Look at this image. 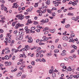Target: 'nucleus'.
Returning <instances> with one entry per match:
<instances>
[{"mask_svg":"<svg viewBox=\"0 0 79 79\" xmlns=\"http://www.w3.org/2000/svg\"><path fill=\"white\" fill-rule=\"evenodd\" d=\"M58 41H59V39H57L55 40V42L56 43L58 42Z\"/></svg>","mask_w":79,"mask_h":79,"instance_id":"obj_43","label":"nucleus"},{"mask_svg":"<svg viewBox=\"0 0 79 79\" xmlns=\"http://www.w3.org/2000/svg\"><path fill=\"white\" fill-rule=\"evenodd\" d=\"M46 3L47 4V5H49L50 3V0H47V1L46 2Z\"/></svg>","mask_w":79,"mask_h":79,"instance_id":"obj_14","label":"nucleus"},{"mask_svg":"<svg viewBox=\"0 0 79 79\" xmlns=\"http://www.w3.org/2000/svg\"><path fill=\"white\" fill-rule=\"evenodd\" d=\"M71 36L72 37H74V36H75V35L74 34H72L71 35Z\"/></svg>","mask_w":79,"mask_h":79,"instance_id":"obj_46","label":"nucleus"},{"mask_svg":"<svg viewBox=\"0 0 79 79\" xmlns=\"http://www.w3.org/2000/svg\"><path fill=\"white\" fill-rule=\"evenodd\" d=\"M22 14H19L18 15H17L16 16V17L17 18H19V19H20V20H23V19L24 18V15H22Z\"/></svg>","mask_w":79,"mask_h":79,"instance_id":"obj_1","label":"nucleus"},{"mask_svg":"<svg viewBox=\"0 0 79 79\" xmlns=\"http://www.w3.org/2000/svg\"><path fill=\"white\" fill-rule=\"evenodd\" d=\"M1 10H3V9H4V8L5 7L4 6V5L3 4L1 5Z\"/></svg>","mask_w":79,"mask_h":79,"instance_id":"obj_17","label":"nucleus"},{"mask_svg":"<svg viewBox=\"0 0 79 79\" xmlns=\"http://www.w3.org/2000/svg\"><path fill=\"white\" fill-rule=\"evenodd\" d=\"M79 19V17H77L75 19V21H77L78 19Z\"/></svg>","mask_w":79,"mask_h":79,"instance_id":"obj_44","label":"nucleus"},{"mask_svg":"<svg viewBox=\"0 0 79 79\" xmlns=\"http://www.w3.org/2000/svg\"><path fill=\"white\" fill-rule=\"evenodd\" d=\"M21 51L22 52H23V51H26V50L25 49V48H23L21 50H20V52Z\"/></svg>","mask_w":79,"mask_h":79,"instance_id":"obj_36","label":"nucleus"},{"mask_svg":"<svg viewBox=\"0 0 79 79\" xmlns=\"http://www.w3.org/2000/svg\"><path fill=\"white\" fill-rule=\"evenodd\" d=\"M74 15V14H73V13H68L67 14V15H70V16H73V15Z\"/></svg>","mask_w":79,"mask_h":79,"instance_id":"obj_27","label":"nucleus"},{"mask_svg":"<svg viewBox=\"0 0 79 79\" xmlns=\"http://www.w3.org/2000/svg\"><path fill=\"white\" fill-rule=\"evenodd\" d=\"M59 5V4L58 3V2H56L55 4V6H58Z\"/></svg>","mask_w":79,"mask_h":79,"instance_id":"obj_31","label":"nucleus"},{"mask_svg":"<svg viewBox=\"0 0 79 79\" xmlns=\"http://www.w3.org/2000/svg\"><path fill=\"white\" fill-rule=\"evenodd\" d=\"M77 3L75 2H73L72 3V5L73 6H75V5H77Z\"/></svg>","mask_w":79,"mask_h":79,"instance_id":"obj_24","label":"nucleus"},{"mask_svg":"<svg viewBox=\"0 0 79 79\" xmlns=\"http://www.w3.org/2000/svg\"><path fill=\"white\" fill-rule=\"evenodd\" d=\"M41 12H42V13H45V12H46V9H44V11H41Z\"/></svg>","mask_w":79,"mask_h":79,"instance_id":"obj_50","label":"nucleus"},{"mask_svg":"<svg viewBox=\"0 0 79 79\" xmlns=\"http://www.w3.org/2000/svg\"><path fill=\"white\" fill-rule=\"evenodd\" d=\"M16 24L18 27H22V26H24V25L23 24H20V23H18Z\"/></svg>","mask_w":79,"mask_h":79,"instance_id":"obj_5","label":"nucleus"},{"mask_svg":"<svg viewBox=\"0 0 79 79\" xmlns=\"http://www.w3.org/2000/svg\"><path fill=\"white\" fill-rule=\"evenodd\" d=\"M28 42L29 43H31L33 41L32 39V37H29L28 38Z\"/></svg>","mask_w":79,"mask_h":79,"instance_id":"obj_3","label":"nucleus"},{"mask_svg":"<svg viewBox=\"0 0 79 79\" xmlns=\"http://www.w3.org/2000/svg\"><path fill=\"white\" fill-rule=\"evenodd\" d=\"M1 19L2 21V23H5L4 21L5 20V17H3L1 18Z\"/></svg>","mask_w":79,"mask_h":79,"instance_id":"obj_9","label":"nucleus"},{"mask_svg":"<svg viewBox=\"0 0 79 79\" xmlns=\"http://www.w3.org/2000/svg\"><path fill=\"white\" fill-rule=\"evenodd\" d=\"M19 40H23V37L22 36H20L19 38Z\"/></svg>","mask_w":79,"mask_h":79,"instance_id":"obj_22","label":"nucleus"},{"mask_svg":"<svg viewBox=\"0 0 79 79\" xmlns=\"http://www.w3.org/2000/svg\"><path fill=\"white\" fill-rule=\"evenodd\" d=\"M25 18H26V19H28V18H30V16H29V15L28 16H26L25 17Z\"/></svg>","mask_w":79,"mask_h":79,"instance_id":"obj_55","label":"nucleus"},{"mask_svg":"<svg viewBox=\"0 0 79 79\" xmlns=\"http://www.w3.org/2000/svg\"><path fill=\"white\" fill-rule=\"evenodd\" d=\"M26 77V76L25 75H23V76L21 77V79H24V78H25Z\"/></svg>","mask_w":79,"mask_h":79,"instance_id":"obj_26","label":"nucleus"},{"mask_svg":"<svg viewBox=\"0 0 79 79\" xmlns=\"http://www.w3.org/2000/svg\"><path fill=\"white\" fill-rule=\"evenodd\" d=\"M65 27L66 28H68L69 27H70V25H69V24L67 25H65Z\"/></svg>","mask_w":79,"mask_h":79,"instance_id":"obj_32","label":"nucleus"},{"mask_svg":"<svg viewBox=\"0 0 79 79\" xmlns=\"http://www.w3.org/2000/svg\"><path fill=\"white\" fill-rule=\"evenodd\" d=\"M48 33V31H46L44 33V34L45 35L47 34Z\"/></svg>","mask_w":79,"mask_h":79,"instance_id":"obj_64","label":"nucleus"},{"mask_svg":"<svg viewBox=\"0 0 79 79\" xmlns=\"http://www.w3.org/2000/svg\"><path fill=\"white\" fill-rule=\"evenodd\" d=\"M69 58L70 59H71L72 61H73V57H72L71 56H70V57H69Z\"/></svg>","mask_w":79,"mask_h":79,"instance_id":"obj_49","label":"nucleus"},{"mask_svg":"<svg viewBox=\"0 0 79 79\" xmlns=\"http://www.w3.org/2000/svg\"><path fill=\"white\" fill-rule=\"evenodd\" d=\"M1 2L2 3H5V1H4V0H2L1 1Z\"/></svg>","mask_w":79,"mask_h":79,"instance_id":"obj_61","label":"nucleus"},{"mask_svg":"<svg viewBox=\"0 0 79 79\" xmlns=\"http://www.w3.org/2000/svg\"><path fill=\"white\" fill-rule=\"evenodd\" d=\"M54 52L55 53H58L59 52V50L58 49L54 50Z\"/></svg>","mask_w":79,"mask_h":79,"instance_id":"obj_41","label":"nucleus"},{"mask_svg":"<svg viewBox=\"0 0 79 79\" xmlns=\"http://www.w3.org/2000/svg\"><path fill=\"white\" fill-rule=\"evenodd\" d=\"M34 63H35V62L32 61L31 63V64H32V65H33V66H34L35 65Z\"/></svg>","mask_w":79,"mask_h":79,"instance_id":"obj_42","label":"nucleus"},{"mask_svg":"<svg viewBox=\"0 0 79 79\" xmlns=\"http://www.w3.org/2000/svg\"><path fill=\"white\" fill-rule=\"evenodd\" d=\"M29 9L30 10V11H31L32 10V9H33V7L32 6H31Z\"/></svg>","mask_w":79,"mask_h":79,"instance_id":"obj_37","label":"nucleus"},{"mask_svg":"<svg viewBox=\"0 0 79 79\" xmlns=\"http://www.w3.org/2000/svg\"><path fill=\"white\" fill-rule=\"evenodd\" d=\"M40 50H41V48H39L36 51V53H37L39 52H40L39 51Z\"/></svg>","mask_w":79,"mask_h":79,"instance_id":"obj_16","label":"nucleus"},{"mask_svg":"<svg viewBox=\"0 0 79 79\" xmlns=\"http://www.w3.org/2000/svg\"><path fill=\"white\" fill-rule=\"evenodd\" d=\"M24 55V56L25 55V54H24L23 55V54H20V57H23Z\"/></svg>","mask_w":79,"mask_h":79,"instance_id":"obj_56","label":"nucleus"},{"mask_svg":"<svg viewBox=\"0 0 79 79\" xmlns=\"http://www.w3.org/2000/svg\"><path fill=\"white\" fill-rule=\"evenodd\" d=\"M63 21H61V23H62V24H64V23H65V19H63Z\"/></svg>","mask_w":79,"mask_h":79,"instance_id":"obj_35","label":"nucleus"},{"mask_svg":"<svg viewBox=\"0 0 79 79\" xmlns=\"http://www.w3.org/2000/svg\"><path fill=\"white\" fill-rule=\"evenodd\" d=\"M73 52H74V49H73L70 51L71 53H73Z\"/></svg>","mask_w":79,"mask_h":79,"instance_id":"obj_54","label":"nucleus"},{"mask_svg":"<svg viewBox=\"0 0 79 79\" xmlns=\"http://www.w3.org/2000/svg\"><path fill=\"white\" fill-rule=\"evenodd\" d=\"M10 50L9 49H7L6 51V53L7 54V53H10Z\"/></svg>","mask_w":79,"mask_h":79,"instance_id":"obj_23","label":"nucleus"},{"mask_svg":"<svg viewBox=\"0 0 79 79\" xmlns=\"http://www.w3.org/2000/svg\"><path fill=\"white\" fill-rule=\"evenodd\" d=\"M15 24H16V22H13L12 23V26H15Z\"/></svg>","mask_w":79,"mask_h":79,"instance_id":"obj_47","label":"nucleus"},{"mask_svg":"<svg viewBox=\"0 0 79 79\" xmlns=\"http://www.w3.org/2000/svg\"><path fill=\"white\" fill-rule=\"evenodd\" d=\"M47 11L48 13H49L50 14L52 13V10H50V9H48Z\"/></svg>","mask_w":79,"mask_h":79,"instance_id":"obj_25","label":"nucleus"},{"mask_svg":"<svg viewBox=\"0 0 79 79\" xmlns=\"http://www.w3.org/2000/svg\"><path fill=\"white\" fill-rule=\"evenodd\" d=\"M48 29H49V28H48V27H46L44 29L43 31V32H45V31H48Z\"/></svg>","mask_w":79,"mask_h":79,"instance_id":"obj_10","label":"nucleus"},{"mask_svg":"<svg viewBox=\"0 0 79 79\" xmlns=\"http://www.w3.org/2000/svg\"><path fill=\"white\" fill-rule=\"evenodd\" d=\"M35 27H32L31 28V30H35Z\"/></svg>","mask_w":79,"mask_h":79,"instance_id":"obj_29","label":"nucleus"},{"mask_svg":"<svg viewBox=\"0 0 79 79\" xmlns=\"http://www.w3.org/2000/svg\"><path fill=\"white\" fill-rule=\"evenodd\" d=\"M69 40H70L69 41V42H72V40H73V38L71 36L69 37Z\"/></svg>","mask_w":79,"mask_h":79,"instance_id":"obj_12","label":"nucleus"},{"mask_svg":"<svg viewBox=\"0 0 79 79\" xmlns=\"http://www.w3.org/2000/svg\"><path fill=\"white\" fill-rule=\"evenodd\" d=\"M24 48L26 50V51L27 50H29L30 49V48L29 47V46L28 45H26L25 46V47H24Z\"/></svg>","mask_w":79,"mask_h":79,"instance_id":"obj_7","label":"nucleus"},{"mask_svg":"<svg viewBox=\"0 0 79 79\" xmlns=\"http://www.w3.org/2000/svg\"><path fill=\"white\" fill-rule=\"evenodd\" d=\"M72 47L74 48V49H75V50L77 49V46H76L75 45H73Z\"/></svg>","mask_w":79,"mask_h":79,"instance_id":"obj_30","label":"nucleus"},{"mask_svg":"<svg viewBox=\"0 0 79 79\" xmlns=\"http://www.w3.org/2000/svg\"><path fill=\"white\" fill-rule=\"evenodd\" d=\"M62 39L64 40H68V38L66 36H63Z\"/></svg>","mask_w":79,"mask_h":79,"instance_id":"obj_6","label":"nucleus"},{"mask_svg":"<svg viewBox=\"0 0 79 79\" xmlns=\"http://www.w3.org/2000/svg\"><path fill=\"white\" fill-rule=\"evenodd\" d=\"M53 72V70H50L49 71V73L50 74H52V73Z\"/></svg>","mask_w":79,"mask_h":79,"instance_id":"obj_57","label":"nucleus"},{"mask_svg":"<svg viewBox=\"0 0 79 79\" xmlns=\"http://www.w3.org/2000/svg\"><path fill=\"white\" fill-rule=\"evenodd\" d=\"M13 5H14V6H13V8H17V7L19 6V5H17V4L16 3H14Z\"/></svg>","mask_w":79,"mask_h":79,"instance_id":"obj_4","label":"nucleus"},{"mask_svg":"<svg viewBox=\"0 0 79 79\" xmlns=\"http://www.w3.org/2000/svg\"><path fill=\"white\" fill-rule=\"evenodd\" d=\"M68 70L69 71H72V69H71V67H69Z\"/></svg>","mask_w":79,"mask_h":79,"instance_id":"obj_34","label":"nucleus"},{"mask_svg":"<svg viewBox=\"0 0 79 79\" xmlns=\"http://www.w3.org/2000/svg\"><path fill=\"white\" fill-rule=\"evenodd\" d=\"M7 37H9V39H11V35H10V33H7Z\"/></svg>","mask_w":79,"mask_h":79,"instance_id":"obj_8","label":"nucleus"},{"mask_svg":"<svg viewBox=\"0 0 79 79\" xmlns=\"http://www.w3.org/2000/svg\"><path fill=\"white\" fill-rule=\"evenodd\" d=\"M8 48H6L5 49H3L2 51V52H6V51L7 50H8Z\"/></svg>","mask_w":79,"mask_h":79,"instance_id":"obj_28","label":"nucleus"},{"mask_svg":"<svg viewBox=\"0 0 79 79\" xmlns=\"http://www.w3.org/2000/svg\"><path fill=\"white\" fill-rule=\"evenodd\" d=\"M27 22L30 23V24H31V23H32V21H31V19H28Z\"/></svg>","mask_w":79,"mask_h":79,"instance_id":"obj_38","label":"nucleus"},{"mask_svg":"<svg viewBox=\"0 0 79 79\" xmlns=\"http://www.w3.org/2000/svg\"><path fill=\"white\" fill-rule=\"evenodd\" d=\"M48 19H46L44 20V23H47L48 22Z\"/></svg>","mask_w":79,"mask_h":79,"instance_id":"obj_19","label":"nucleus"},{"mask_svg":"<svg viewBox=\"0 0 79 79\" xmlns=\"http://www.w3.org/2000/svg\"><path fill=\"white\" fill-rule=\"evenodd\" d=\"M41 54V52H40L37 53L36 55V57H39V56H40V55Z\"/></svg>","mask_w":79,"mask_h":79,"instance_id":"obj_13","label":"nucleus"},{"mask_svg":"<svg viewBox=\"0 0 79 79\" xmlns=\"http://www.w3.org/2000/svg\"><path fill=\"white\" fill-rule=\"evenodd\" d=\"M17 32L18 31L17 30H16L14 31V34H17Z\"/></svg>","mask_w":79,"mask_h":79,"instance_id":"obj_51","label":"nucleus"},{"mask_svg":"<svg viewBox=\"0 0 79 79\" xmlns=\"http://www.w3.org/2000/svg\"><path fill=\"white\" fill-rule=\"evenodd\" d=\"M15 35L16 36V37H17V40L18 39H19V37H19V35H18V34L17 33Z\"/></svg>","mask_w":79,"mask_h":79,"instance_id":"obj_40","label":"nucleus"},{"mask_svg":"<svg viewBox=\"0 0 79 79\" xmlns=\"http://www.w3.org/2000/svg\"><path fill=\"white\" fill-rule=\"evenodd\" d=\"M15 50H16V49H15L13 48V49H12V51L13 52H15Z\"/></svg>","mask_w":79,"mask_h":79,"instance_id":"obj_59","label":"nucleus"},{"mask_svg":"<svg viewBox=\"0 0 79 79\" xmlns=\"http://www.w3.org/2000/svg\"><path fill=\"white\" fill-rule=\"evenodd\" d=\"M73 77H74V76H73V75H71L69 77L70 79H72V78H73Z\"/></svg>","mask_w":79,"mask_h":79,"instance_id":"obj_53","label":"nucleus"},{"mask_svg":"<svg viewBox=\"0 0 79 79\" xmlns=\"http://www.w3.org/2000/svg\"><path fill=\"white\" fill-rule=\"evenodd\" d=\"M34 6L35 7H37V6H38V4H37V3H35Z\"/></svg>","mask_w":79,"mask_h":79,"instance_id":"obj_60","label":"nucleus"},{"mask_svg":"<svg viewBox=\"0 0 79 79\" xmlns=\"http://www.w3.org/2000/svg\"><path fill=\"white\" fill-rule=\"evenodd\" d=\"M43 39H44L43 40H39L40 42H43V41L44 42H45V41H47V40L48 39L47 38H46V36H44L43 37Z\"/></svg>","mask_w":79,"mask_h":79,"instance_id":"obj_2","label":"nucleus"},{"mask_svg":"<svg viewBox=\"0 0 79 79\" xmlns=\"http://www.w3.org/2000/svg\"><path fill=\"white\" fill-rule=\"evenodd\" d=\"M5 60H8L9 59V56L7 55L5 56Z\"/></svg>","mask_w":79,"mask_h":79,"instance_id":"obj_21","label":"nucleus"},{"mask_svg":"<svg viewBox=\"0 0 79 79\" xmlns=\"http://www.w3.org/2000/svg\"><path fill=\"white\" fill-rule=\"evenodd\" d=\"M55 15H56V14L55 13L53 12L52 14V16H55Z\"/></svg>","mask_w":79,"mask_h":79,"instance_id":"obj_45","label":"nucleus"},{"mask_svg":"<svg viewBox=\"0 0 79 79\" xmlns=\"http://www.w3.org/2000/svg\"><path fill=\"white\" fill-rule=\"evenodd\" d=\"M21 74H22V72H19L17 74V77H19V76H21Z\"/></svg>","mask_w":79,"mask_h":79,"instance_id":"obj_11","label":"nucleus"},{"mask_svg":"<svg viewBox=\"0 0 79 79\" xmlns=\"http://www.w3.org/2000/svg\"><path fill=\"white\" fill-rule=\"evenodd\" d=\"M42 61L43 62H46V60H45L44 58H42Z\"/></svg>","mask_w":79,"mask_h":79,"instance_id":"obj_48","label":"nucleus"},{"mask_svg":"<svg viewBox=\"0 0 79 79\" xmlns=\"http://www.w3.org/2000/svg\"><path fill=\"white\" fill-rule=\"evenodd\" d=\"M63 54H62L61 55H64V53H65V52H66V50H64L63 52Z\"/></svg>","mask_w":79,"mask_h":79,"instance_id":"obj_39","label":"nucleus"},{"mask_svg":"<svg viewBox=\"0 0 79 79\" xmlns=\"http://www.w3.org/2000/svg\"><path fill=\"white\" fill-rule=\"evenodd\" d=\"M73 77L74 78H76V79H78L79 77V75H74L73 76Z\"/></svg>","mask_w":79,"mask_h":79,"instance_id":"obj_15","label":"nucleus"},{"mask_svg":"<svg viewBox=\"0 0 79 79\" xmlns=\"http://www.w3.org/2000/svg\"><path fill=\"white\" fill-rule=\"evenodd\" d=\"M4 10L5 11H7V8H6V7H5V8H4Z\"/></svg>","mask_w":79,"mask_h":79,"instance_id":"obj_63","label":"nucleus"},{"mask_svg":"<svg viewBox=\"0 0 79 79\" xmlns=\"http://www.w3.org/2000/svg\"><path fill=\"white\" fill-rule=\"evenodd\" d=\"M55 32V29L53 30H50V32H52V33H54Z\"/></svg>","mask_w":79,"mask_h":79,"instance_id":"obj_18","label":"nucleus"},{"mask_svg":"<svg viewBox=\"0 0 79 79\" xmlns=\"http://www.w3.org/2000/svg\"><path fill=\"white\" fill-rule=\"evenodd\" d=\"M63 46L64 47H66V46H67V44H66V43H64L63 44Z\"/></svg>","mask_w":79,"mask_h":79,"instance_id":"obj_58","label":"nucleus"},{"mask_svg":"<svg viewBox=\"0 0 79 79\" xmlns=\"http://www.w3.org/2000/svg\"><path fill=\"white\" fill-rule=\"evenodd\" d=\"M26 31L27 34H29V31H30V30L27 29L26 30Z\"/></svg>","mask_w":79,"mask_h":79,"instance_id":"obj_33","label":"nucleus"},{"mask_svg":"<svg viewBox=\"0 0 79 79\" xmlns=\"http://www.w3.org/2000/svg\"><path fill=\"white\" fill-rule=\"evenodd\" d=\"M2 32H3V30H2V29H0V33H2Z\"/></svg>","mask_w":79,"mask_h":79,"instance_id":"obj_62","label":"nucleus"},{"mask_svg":"<svg viewBox=\"0 0 79 79\" xmlns=\"http://www.w3.org/2000/svg\"><path fill=\"white\" fill-rule=\"evenodd\" d=\"M52 77L53 78L56 77V74L55 73H53L52 74Z\"/></svg>","mask_w":79,"mask_h":79,"instance_id":"obj_20","label":"nucleus"},{"mask_svg":"<svg viewBox=\"0 0 79 79\" xmlns=\"http://www.w3.org/2000/svg\"><path fill=\"white\" fill-rule=\"evenodd\" d=\"M54 48H55V47L53 46H52L51 47V50H53L54 49Z\"/></svg>","mask_w":79,"mask_h":79,"instance_id":"obj_52","label":"nucleus"}]
</instances>
